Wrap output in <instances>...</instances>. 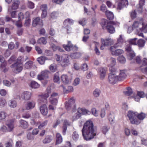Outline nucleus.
I'll use <instances>...</instances> for the list:
<instances>
[{
    "mask_svg": "<svg viewBox=\"0 0 147 147\" xmlns=\"http://www.w3.org/2000/svg\"><path fill=\"white\" fill-rule=\"evenodd\" d=\"M82 136L84 140H88L93 138L96 135L92 121L89 120L84 123L82 130Z\"/></svg>",
    "mask_w": 147,
    "mask_h": 147,
    "instance_id": "f257e3e1",
    "label": "nucleus"
},
{
    "mask_svg": "<svg viewBox=\"0 0 147 147\" xmlns=\"http://www.w3.org/2000/svg\"><path fill=\"white\" fill-rule=\"evenodd\" d=\"M137 40V38H135L129 39L127 41L129 44L126 46L125 50L127 52L129 57L130 60L132 59L135 56V54L132 50L130 45H137L136 42Z\"/></svg>",
    "mask_w": 147,
    "mask_h": 147,
    "instance_id": "f03ea898",
    "label": "nucleus"
},
{
    "mask_svg": "<svg viewBox=\"0 0 147 147\" xmlns=\"http://www.w3.org/2000/svg\"><path fill=\"white\" fill-rule=\"evenodd\" d=\"M137 113L131 111L128 112L127 116L130 121V122L133 124L138 125L140 122L137 119Z\"/></svg>",
    "mask_w": 147,
    "mask_h": 147,
    "instance_id": "7ed1b4c3",
    "label": "nucleus"
},
{
    "mask_svg": "<svg viewBox=\"0 0 147 147\" xmlns=\"http://www.w3.org/2000/svg\"><path fill=\"white\" fill-rule=\"evenodd\" d=\"M101 45L100 46V49L103 50L105 47L113 44L114 42L113 40L110 38H106L105 39H101Z\"/></svg>",
    "mask_w": 147,
    "mask_h": 147,
    "instance_id": "20e7f679",
    "label": "nucleus"
},
{
    "mask_svg": "<svg viewBox=\"0 0 147 147\" xmlns=\"http://www.w3.org/2000/svg\"><path fill=\"white\" fill-rule=\"evenodd\" d=\"M63 47L67 51H69L72 50L74 51H76L78 50V47L76 46H73L70 41H68L67 44H64Z\"/></svg>",
    "mask_w": 147,
    "mask_h": 147,
    "instance_id": "39448f33",
    "label": "nucleus"
},
{
    "mask_svg": "<svg viewBox=\"0 0 147 147\" xmlns=\"http://www.w3.org/2000/svg\"><path fill=\"white\" fill-rule=\"evenodd\" d=\"M109 81V83L113 84L116 83L119 80L118 76L116 74H110L108 77Z\"/></svg>",
    "mask_w": 147,
    "mask_h": 147,
    "instance_id": "423d86ee",
    "label": "nucleus"
},
{
    "mask_svg": "<svg viewBox=\"0 0 147 147\" xmlns=\"http://www.w3.org/2000/svg\"><path fill=\"white\" fill-rule=\"evenodd\" d=\"M117 47L113 46L111 47L110 50L112 55H113L118 56L123 53V50L121 49L115 50L116 48Z\"/></svg>",
    "mask_w": 147,
    "mask_h": 147,
    "instance_id": "0eeeda50",
    "label": "nucleus"
},
{
    "mask_svg": "<svg viewBox=\"0 0 147 147\" xmlns=\"http://www.w3.org/2000/svg\"><path fill=\"white\" fill-rule=\"evenodd\" d=\"M50 72L48 70H45L42 71L40 74L38 75L37 78L39 80H42L48 78V75Z\"/></svg>",
    "mask_w": 147,
    "mask_h": 147,
    "instance_id": "6e6552de",
    "label": "nucleus"
},
{
    "mask_svg": "<svg viewBox=\"0 0 147 147\" xmlns=\"http://www.w3.org/2000/svg\"><path fill=\"white\" fill-rule=\"evenodd\" d=\"M61 65L63 67H66L69 64V58L67 55H63L61 57Z\"/></svg>",
    "mask_w": 147,
    "mask_h": 147,
    "instance_id": "1a4fd4ad",
    "label": "nucleus"
},
{
    "mask_svg": "<svg viewBox=\"0 0 147 147\" xmlns=\"http://www.w3.org/2000/svg\"><path fill=\"white\" fill-rule=\"evenodd\" d=\"M63 23L67 29V33H70L71 29L70 27H69V25L73 24L74 23V21L69 18L65 20Z\"/></svg>",
    "mask_w": 147,
    "mask_h": 147,
    "instance_id": "9d476101",
    "label": "nucleus"
},
{
    "mask_svg": "<svg viewBox=\"0 0 147 147\" xmlns=\"http://www.w3.org/2000/svg\"><path fill=\"white\" fill-rule=\"evenodd\" d=\"M23 67V65L22 63H15L11 66V68H13L14 70H16V73L20 72L22 70Z\"/></svg>",
    "mask_w": 147,
    "mask_h": 147,
    "instance_id": "9b49d317",
    "label": "nucleus"
},
{
    "mask_svg": "<svg viewBox=\"0 0 147 147\" xmlns=\"http://www.w3.org/2000/svg\"><path fill=\"white\" fill-rule=\"evenodd\" d=\"M115 23L113 21H110L107 24L106 28L108 31L111 34L115 32V30L113 25H115Z\"/></svg>",
    "mask_w": 147,
    "mask_h": 147,
    "instance_id": "f8f14e48",
    "label": "nucleus"
},
{
    "mask_svg": "<svg viewBox=\"0 0 147 147\" xmlns=\"http://www.w3.org/2000/svg\"><path fill=\"white\" fill-rule=\"evenodd\" d=\"M127 0H119V2L117 3V9L121 10L124 7L128 5Z\"/></svg>",
    "mask_w": 147,
    "mask_h": 147,
    "instance_id": "ddd939ff",
    "label": "nucleus"
},
{
    "mask_svg": "<svg viewBox=\"0 0 147 147\" xmlns=\"http://www.w3.org/2000/svg\"><path fill=\"white\" fill-rule=\"evenodd\" d=\"M48 97L47 94H42L39 96L38 100V102L40 104H43L46 105L47 102V98Z\"/></svg>",
    "mask_w": 147,
    "mask_h": 147,
    "instance_id": "4468645a",
    "label": "nucleus"
},
{
    "mask_svg": "<svg viewBox=\"0 0 147 147\" xmlns=\"http://www.w3.org/2000/svg\"><path fill=\"white\" fill-rule=\"evenodd\" d=\"M20 3L19 0H14L12 3L11 6L9 7L8 11L17 9Z\"/></svg>",
    "mask_w": 147,
    "mask_h": 147,
    "instance_id": "2eb2a0df",
    "label": "nucleus"
},
{
    "mask_svg": "<svg viewBox=\"0 0 147 147\" xmlns=\"http://www.w3.org/2000/svg\"><path fill=\"white\" fill-rule=\"evenodd\" d=\"M14 120L8 119L6 122V124L9 130V131H11L14 128Z\"/></svg>",
    "mask_w": 147,
    "mask_h": 147,
    "instance_id": "dca6fc26",
    "label": "nucleus"
},
{
    "mask_svg": "<svg viewBox=\"0 0 147 147\" xmlns=\"http://www.w3.org/2000/svg\"><path fill=\"white\" fill-rule=\"evenodd\" d=\"M124 41L122 36L121 35H120L119 37L117 39V42L113 46H115L116 47H121Z\"/></svg>",
    "mask_w": 147,
    "mask_h": 147,
    "instance_id": "f3484780",
    "label": "nucleus"
},
{
    "mask_svg": "<svg viewBox=\"0 0 147 147\" xmlns=\"http://www.w3.org/2000/svg\"><path fill=\"white\" fill-rule=\"evenodd\" d=\"M71 123L66 119L64 120L63 126L62 127V133L63 135H65L67 129V127L70 125Z\"/></svg>",
    "mask_w": 147,
    "mask_h": 147,
    "instance_id": "a211bd4d",
    "label": "nucleus"
},
{
    "mask_svg": "<svg viewBox=\"0 0 147 147\" xmlns=\"http://www.w3.org/2000/svg\"><path fill=\"white\" fill-rule=\"evenodd\" d=\"M31 96V93L30 92L25 91L23 92L22 95V98L25 100L29 99Z\"/></svg>",
    "mask_w": 147,
    "mask_h": 147,
    "instance_id": "6ab92c4d",
    "label": "nucleus"
},
{
    "mask_svg": "<svg viewBox=\"0 0 147 147\" xmlns=\"http://www.w3.org/2000/svg\"><path fill=\"white\" fill-rule=\"evenodd\" d=\"M39 24L42 26V22L39 17H36L33 21L32 25L33 26H36L37 25Z\"/></svg>",
    "mask_w": 147,
    "mask_h": 147,
    "instance_id": "aec40b11",
    "label": "nucleus"
},
{
    "mask_svg": "<svg viewBox=\"0 0 147 147\" xmlns=\"http://www.w3.org/2000/svg\"><path fill=\"white\" fill-rule=\"evenodd\" d=\"M40 110L41 113L43 115H46L48 113V109L46 105L43 104L42 105L40 108Z\"/></svg>",
    "mask_w": 147,
    "mask_h": 147,
    "instance_id": "412c9836",
    "label": "nucleus"
},
{
    "mask_svg": "<svg viewBox=\"0 0 147 147\" xmlns=\"http://www.w3.org/2000/svg\"><path fill=\"white\" fill-rule=\"evenodd\" d=\"M19 126L24 129L27 128L28 126L27 122L22 119H21L19 121Z\"/></svg>",
    "mask_w": 147,
    "mask_h": 147,
    "instance_id": "4be33fe9",
    "label": "nucleus"
},
{
    "mask_svg": "<svg viewBox=\"0 0 147 147\" xmlns=\"http://www.w3.org/2000/svg\"><path fill=\"white\" fill-rule=\"evenodd\" d=\"M98 73L100 75V78L103 79L105 76L106 70L103 67L100 68L99 69Z\"/></svg>",
    "mask_w": 147,
    "mask_h": 147,
    "instance_id": "5701e85b",
    "label": "nucleus"
},
{
    "mask_svg": "<svg viewBox=\"0 0 147 147\" xmlns=\"http://www.w3.org/2000/svg\"><path fill=\"white\" fill-rule=\"evenodd\" d=\"M7 63L6 62H5L2 63L0 65V69L4 72H7L8 69V68L7 66Z\"/></svg>",
    "mask_w": 147,
    "mask_h": 147,
    "instance_id": "b1692460",
    "label": "nucleus"
},
{
    "mask_svg": "<svg viewBox=\"0 0 147 147\" xmlns=\"http://www.w3.org/2000/svg\"><path fill=\"white\" fill-rule=\"evenodd\" d=\"M126 77V75L123 70H120V72L118 76L119 80L121 81L124 80Z\"/></svg>",
    "mask_w": 147,
    "mask_h": 147,
    "instance_id": "393cba45",
    "label": "nucleus"
},
{
    "mask_svg": "<svg viewBox=\"0 0 147 147\" xmlns=\"http://www.w3.org/2000/svg\"><path fill=\"white\" fill-rule=\"evenodd\" d=\"M65 107L67 111H69L71 109H72V111L74 112L76 110L75 106H72L67 102H66L65 104Z\"/></svg>",
    "mask_w": 147,
    "mask_h": 147,
    "instance_id": "a878e982",
    "label": "nucleus"
},
{
    "mask_svg": "<svg viewBox=\"0 0 147 147\" xmlns=\"http://www.w3.org/2000/svg\"><path fill=\"white\" fill-rule=\"evenodd\" d=\"M62 138L61 135L59 133H57L56 136L55 145L60 144L62 142Z\"/></svg>",
    "mask_w": 147,
    "mask_h": 147,
    "instance_id": "bb28decb",
    "label": "nucleus"
},
{
    "mask_svg": "<svg viewBox=\"0 0 147 147\" xmlns=\"http://www.w3.org/2000/svg\"><path fill=\"white\" fill-rule=\"evenodd\" d=\"M35 102L34 101H29L28 102L26 109L29 110L33 109L35 106Z\"/></svg>",
    "mask_w": 147,
    "mask_h": 147,
    "instance_id": "cd10ccee",
    "label": "nucleus"
},
{
    "mask_svg": "<svg viewBox=\"0 0 147 147\" xmlns=\"http://www.w3.org/2000/svg\"><path fill=\"white\" fill-rule=\"evenodd\" d=\"M61 78L62 82L65 84H67L69 82V80L68 77L66 75H62L61 76Z\"/></svg>",
    "mask_w": 147,
    "mask_h": 147,
    "instance_id": "c85d7f7f",
    "label": "nucleus"
},
{
    "mask_svg": "<svg viewBox=\"0 0 147 147\" xmlns=\"http://www.w3.org/2000/svg\"><path fill=\"white\" fill-rule=\"evenodd\" d=\"M105 14L109 20H112L114 18V15L111 12L109 11H106Z\"/></svg>",
    "mask_w": 147,
    "mask_h": 147,
    "instance_id": "c756f323",
    "label": "nucleus"
},
{
    "mask_svg": "<svg viewBox=\"0 0 147 147\" xmlns=\"http://www.w3.org/2000/svg\"><path fill=\"white\" fill-rule=\"evenodd\" d=\"M61 87L63 88V92L65 93H67L69 92H72L73 91V87L71 86H68L67 89H66L63 86H61Z\"/></svg>",
    "mask_w": 147,
    "mask_h": 147,
    "instance_id": "7c9ffc66",
    "label": "nucleus"
},
{
    "mask_svg": "<svg viewBox=\"0 0 147 147\" xmlns=\"http://www.w3.org/2000/svg\"><path fill=\"white\" fill-rule=\"evenodd\" d=\"M78 112L80 113L81 115V114L86 115L88 114V113L90 112L89 111L86 109L83 108H78Z\"/></svg>",
    "mask_w": 147,
    "mask_h": 147,
    "instance_id": "2f4dec72",
    "label": "nucleus"
},
{
    "mask_svg": "<svg viewBox=\"0 0 147 147\" xmlns=\"http://www.w3.org/2000/svg\"><path fill=\"white\" fill-rule=\"evenodd\" d=\"M9 105L11 108H14L16 107L17 105L16 101L14 100H11L9 101Z\"/></svg>",
    "mask_w": 147,
    "mask_h": 147,
    "instance_id": "473e14b6",
    "label": "nucleus"
},
{
    "mask_svg": "<svg viewBox=\"0 0 147 147\" xmlns=\"http://www.w3.org/2000/svg\"><path fill=\"white\" fill-rule=\"evenodd\" d=\"M81 56V54L79 52L71 53L70 55L72 59H78Z\"/></svg>",
    "mask_w": 147,
    "mask_h": 147,
    "instance_id": "72a5a7b5",
    "label": "nucleus"
},
{
    "mask_svg": "<svg viewBox=\"0 0 147 147\" xmlns=\"http://www.w3.org/2000/svg\"><path fill=\"white\" fill-rule=\"evenodd\" d=\"M100 93L101 91L100 90L96 88L93 92V94L94 97H98L99 96Z\"/></svg>",
    "mask_w": 147,
    "mask_h": 147,
    "instance_id": "f704fd0d",
    "label": "nucleus"
},
{
    "mask_svg": "<svg viewBox=\"0 0 147 147\" xmlns=\"http://www.w3.org/2000/svg\"><path fill=\"white\" fill-rule=\"evenodd\" d=\"M145 43V41L143 39H140L138 41L137 44L139 47H143Z\"/></svg>",
    "mask_w": 147,
    "mask_h": 147,
    "instance_id": "c9c22d12",
    "label": "nucleus"
},
{
    "mask_svg": "<svg viewBox=\"0 0 147 147\" xmlns=\"http://www.w3.org/2000/svg\"><path fill=\"white\" fill-rule=\"evenodd\" d=\"M141 26H142V23H139L138 22L136 21L134 22L132 26L134 29L138 28H139L140 29V28L141 27Z\"/></svg>",
    "mask_w": 147,
    "mask_h": 147,
    "instance_id": "e433bc0d",
    "label": "nucleus"
},
{
    "mask_svg": "<svg viewBox=\"0 0 147 147\" xmlns=\"http://www.w3.org/2000/svg\"><path fill=\"white\" fill-rule=\"evenodd\" d=\"M59 13L57 11H53L50 15V17L52 19H55L59 16Z\"/></svg>",
    "mask_w": 147,
    "mask_h": 147,
    "instance_id": "4c0bfd02",
    "label": "nucleus"
},
{
    "mask_svg": "<svg viewBox=\"0 0 147 147\" xmlns=\"http://www.w3.org/2000/svg\"><path fill=\"white\" fill-rule=\"evenodd\" d=\"M30 86L32 88H36L39 87V85L36 82L34 81H32L31 82Z\"/></svg>",
    "mask_w": 147,
    "mask_h": 147,
    "instance_id": "58836bf2",
    "label": "nucleus"
},
{
    "mask_svg": "<svg viewBox=\"0 0 147 147\" xmlns=\"http://www.w3.org/2000/svg\"><path fill=\"white\" fill-rule=\"evenodd\" d=\"M140 30L141 31L145 33L147 32V24L144 25L142 23V26L140 28Z\"/></svg>",
    "mask_w": 147,
    "mask_h": 147,
    "instance_id": "ea45409f",
    "label": "nucleus"
},
{
    "mask_svg": "<svg viewBox=\"0 0 147 147\" xmlns=\"http://www.w3.org/2000/svg\"><path fill=\"white\" fill-rule=\"evenodd\" d=\"M53 80L55 82H59L60 78L58 73H56L54 74Z\"/></svg>",
    "mask_w": 147,
    "mask_h": 147,
    "instance_id": "a19ab883",
    "label": "nucleus"
},
{
    "mask_svg": "<svg viewBox=\"0 0 147 147\" xmlns=\"http://www.w3.org/2000/svg\"><path fill=\"white\" fill-rule=\"evenodd\" d=\"M49 100L51 103L55 105H56L58 102V99L56 98H53L50 97Z\"/></svg>",
    "mask_w": 147,
    "mask_h": 147,
    "instance_id": "79ce46f5",
    "label": "nucleus"
},
{
    "mask_svg": "<svg viewBox=\"0 0 147 147\" xmlns=\"http://www.w3.org/2000/svg\"><path fill=\"white\" fill-rule=\"evenodd\" d=\"M138 118L140 120H143L146 117V115L143 113H141L138 114H137Z\"/></svg>",
    "mask_w": 147,
    "mask_h": 147,
    "instance_id": "37998d69",
    "label": "nucleus"
},
{
    "mask_svg": "<svg viewBox=\"0 0 147 147\" xmlns=\"http://www.w3.org/2000/svg\"><path fill=\"white\" fill-rule=\"evenodd\" d=\"M46 60L45 57H41L37 59V61L41 64H43Z\"/></svg>",
    "mask_w": 147,
    "mask_h": 147,
    "instance_id": "c03bdc74",
    "label": "nucleus"
},
{
    "mask_svg": "<svg viewBox=\"0 0 147 147\" xmlns=\"http://www.w3.org/2000/svg\"><path fill=\"white\" fill-rule=\"evenodd\" d=\"M125 94L128 96L131 95L133 93V91L132 89L129 87L127 88V91L124 92Z\"/></svg>",
    "mask_w": 147,
    "mask_h": 147,
    "instance_id": "a18cd8bd",
    "label": "nucleus"
},
{
    "mask_svg": "<svg viewBox=\"0 0 147 147\" xmlns=\"http://www.w3.org/2000/svg\"><path fill=\"white\" fill-rule=\"evenodd\" d=\"M110 64L108 65L109 67L114 66L116 64V59L115 58L111 57L110 59Z\"/></svg>",
    "mask_w": 147,
    "mask_h": 147,
    "instance_id": "49530a36",
    "label": "nucleus"
},
{
    "mask_svg": "<svg viewBox=\"0 0 147 147\" xmlns=\"http://www.w3.org/2000/svg\"><path fill=\"white\" fill-rule=\"evenodd\" d=\"M51 140V137L49 136H47L43 140V142L44 144H46L50 142Z\"/></svg>",
    "mask_w": 147,
    "mask_h": 147,
    "instance_id": "de8ad7c7",
    "label": "nucleus"
},
{
    "mask_svg": "<svg viewBox=\"0 0 147 147\" xmlns=\"http://www.w3.org/2000/svg\"><path fill=\"white\" fill-rule=\"evenodd\" d=\"M27 5L28 7L30 9H33L34 7V4L31 1H28Z\"/></svg>",
    "mask_w": 147,
    "mask_h": 147,
    "instance_id": "09e8293b",
    "label": "nucleus"
},
{
    "mask_svg": "<svg viewBox=\"0 0 147 147\" xmlns=\"http://www.w3.org/2000/svg\"><path fill=\"white\" fill-rule=\"evenodd\" d=\"M38 43L40 44H45L47 43V40L44 37H42L38 40Z\"/></svg>",
    "mask_w": 147,
    "mask_h": 147,
    "instance_id": "8fccbe9b",
    "label": "nucleus"
},
{
    "mask_svg": "<svg viewBox=\"0 0 147 147\" xmlns=\"http://www.w3.org/2000/svg\"><path fill=\"white\" fill-rule=\"evenodd\" d=\"M117 59L119 62L122 63H124L126 62L125 59L123 55L119 56Z\"/></svg>",
    "mask_w": 147,
    "mask_h": 147,
    "instance_id": "3c124183",
    "label": "nucleus"
},
{
    "mask_svg": "<svg viewBox=\"0 0 147 147\" xmlns=\"http://www.w3.org/2000/svg\"><path fill=\"white\" fill-rule=\"evenodd\" d=\"M7 116V114L3 111L0 112V120H2L4 119Z\"/></svg>",
    "mask_w": 147,
    "mask_h": 147,
    "instance_id": "603ef678",
    "label": "nucleus"
},
{
    "mask_svg": "<svg viewBox=\"0 0 147 147\" xmlns=\"http://www.w3.org/2000/svg\"><path fill=\"white\" fill-rule=\"evenodd\" d=\"M50 69L52 72H55L57 69L56 65L55 64H53L50 65Z\"/></svg>",
    "mask_w": 147,
    "mask_h": 147,
    "instance_id": "864d4df0",
    "label": "nucleus"
},
{
    "mask_svg": "<svg viewBox=\"0 0 147 147\" xmlns=\"http://www.w3.org/2000/svg\"><path fill=\"white\" fill-rule=\"evenodd\" d=\"M81 115L78 111V112L75 114L73 116L72 119L73 121L76 120L79 118L81 117Z\"/></svg>",
    "mask_w": 147,
    "mask_h": 147,
    "instance_id": "5fc2aeb1",
    "label": "nucleus"
},
{
    "mask_svg": "<svg viewBox=\"0 0 147 147\" xmlns=\"http://www.w3.org/2000/svg\"><path fill=\"white\" fill-rule=\"evenodd\" d=\"M40 9L42 11H47V7L46 4H43L40 5Z\"/></svg>",
    "mask_w": 147,
    "mask_h": 147,
    "instance_id": "6e6d98bb",
    "label": "nucleus"
},
{
    "mask_svg": "<svg viewBox=\"0 0 147 147\" xmlns=\"http://www.w3.org/2000/svg\"><path fill=\"white\" fill-rule=\"evenodd\" d=\"M32 64V62L31 61H28L25 63V67L26 69H29L31 67Z\"/></svg>",
    "mask_w": 147,
    "mask_h": 147,
    "instance_id": "4d7b16f0",
    "label": "nucleus"
},
{
    "mask_svg": "<svg viewBox=\"0 0 147 147\" xmlns=\"http://www.w3.org/2000/svg\"><path fill=\"white\" fill-rule=\"evenodd\" d=\"M75 99L73 97H72L69 99L68 100V102H67L68 103H69L70 105H71L72 106H75Z\"/></svg>",
    "mask_w": 147,
    "mask_h": 147,
    "instance_id": "13d9d810",
    "label": "nucleus"
},
{
    "mask_svg": "<svg viewBox=\"0 0 147 147\" xmlns=\"http://www.w3.org/2000/svg\"><path fill=\"white\" fill-rule=\"evenodd\" d=\"M47 120H46L45 121L38 126V128L41 129L42 128L45 127L47 125Z\"/></svg>",
    "mask_w": 147,
    "mask_h": 147,
    "instance_id": "bf43d9fd",
    "label": "nucleus"
},
{
    "mask_svg": "<svg viewBox=\"0 0 147 147\" xmlns=\"http://www.w3.org/2000/svg\"><path fill=\"white\" fill-rule=\"evenodd\" d=\"M80 80L78 78H76L74 81L73 85L74 86H76L79 84L80 82Z\"/></svg>",
    "mask_w": 147,
    "mask_h": 147,
    "instance_id": "052dcab7",
    "label": "nucleus"
},
{
    "mask_svg": "<svg viewBox=\"0 0 147 147\" xmlns=\"http://www.w3.org/2000/svg\"><path fill=\"white\" fill-rule=\"evenodd\" d=\"M72 137L73 140H77L79 138V135L75 131L72 135Z\"/></svg>",
    "mask_w": 147,
    "mask_h": 147,
    "instance_id": "680f3d73",
    "label": "nucleus"
},
{
    "mask_svg": "<svg viewBox=\"0 0 147 147\" xmlns=\"http://www.w3.org/2000/svg\"><path fill=\"white\" fill-rule=\"evenodd\" d=\"M91 111L92 115L95 116H97L98 115V113L97 111L95 108H93L92 109Z\"/></svg>",
    "mask_w": 147,
    "mask_h": 147,
    "instance_id": "e2e57ef3",
    "label": "nucleus"
},
{
    "mask_svg": "<svg viewBox=\"0 0 147 147\" xmlns=\"http://www.w3.org/2000/svg\"><path fill=\"white\" fill-rule=\"evenodd\" d=\"M26 19L25 21L24 25L26 26H28L30 24L31 19L30 18H28Z\"/></svg>",
    "mask_w": 147,
    "mask_h": 147,
    "instance_id": "0e129e2a",
    "label": "nucleus"
},
{
    "mask_svg": "<svg viewBox=\"0 0 147 147\" xmlns=\"http://www.w3.org/2000/svg\"><path fill=\"white\" fill-rule=\"evenodd\" d=\"M100 10L101 11L103 12H105H105L106 11H107V8L105 6V5L104 4H102L100 6Z\"/></svg>",
    "mask_w": 147,
    "mask_h": 147,
    "instance_id": "69168bd1",
    "label": "nucleus"
},
{
    "mask_svg": "<svg viewBox=\"0 0 147 147\" xmlns=\"http://www.w3.org/2000/svg\"><path fill=\"white\" fill-rule=\"evenodd\" d=\"M109 128L106 126L103 127L102 128V131L103 133L104 134H105L108 131Z\"/></svg>",
    "mask_w": 147,
    "mask_h": 147,
    "instance_id": "338daca9",
    "label": "nucleus"
},
{
    "mask_svg": "<svg viewBox=\"0 0 147 147\" xmlns=\"http://www.w3.org/2000/svg\"><path fill=\"white\" fill-rule=\"evenodd\" d=\"M137 10L139 13H141L143 11V6L141 5H137Z\"/></svg>",
    "mask_w": 147,
    "mask_h": 147,
    "instance_id": "774afa93",
    "label": "nucleus"
}]
</instances>
